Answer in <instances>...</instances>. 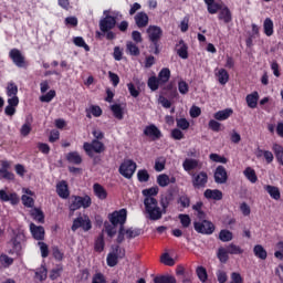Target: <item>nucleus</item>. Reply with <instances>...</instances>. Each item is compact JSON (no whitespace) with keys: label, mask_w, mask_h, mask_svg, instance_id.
Returning <instances> with one entry per match:
<instances>
[{"label":"nucleus","mask_w":283,"mask_h":283,"mask_svg":"<svg viewBox=\"0 0 283 283\" xmlns=\"http://www.w3.org/2000/svg\"><path fill=\"white\" fill-rule=\"evenodd\" d=\"M144 207L150 220H160V218H163V216L165 214V211H163L161 208L158 207V200H156V198H145Z\"/></svg>","instance_id":"obj_1"},{"label":"nucleus","mask_w":283,"mask_h":283,"mask_svg":"<svg viewBox=\"0 0 283 283\" xmlns=\"http://www.w3.org/2000/svg\"><path fill=\"white\" fill-rule=\"evenodd\" d=\"M92 206V198L90 196H84V197H78V196H73L70 198V206L69 209L70 211H77V209H87L88 207Z\"/></svg>","instance_id":"obj_2"},{"label":"nucleus","mask_w":283,"mask_h":283,"mask_svg":"<svg viewBox=\"0 0 283 283\" xmlns=\"http://www.w3.org/2000/svg\"><path fill=\"white\" fill-rule=\"evenodd\" d=\"M83 149L92 158L94 154H103L105 145L98 139H94L92 143H84Z\"/></svg>","instance_id":"obj_3"},{"label":"nucleus","mask_w":283,"mask_h":283,"mask_svg":"<svg viewBox=\"0 0 283 283\" xmlns=\"http://www.w3.org/2000/svg\"><path fill=\"white\" fill-rule=\"evenodd\" d=\"M193 227L197 233H203L205 235H211L216 231V227L209 220L195 221Z\"/></svg>","instance_id":"obj_4"},{"label":"nucleus","mask_w":283,"mask_h":283,"mask_svg":"<svg viewBox=\"0 0 283 283\" xmlns=\"http://www.w3.org/2000/svg\"><path fill=\"white\" fill-rule=\"evenodd\" d=\"M192 176V187L195 189H205L209 182V175L206 171H200L196 174H190Z\"/></svg>","instance_id":"obj_5"},{"label":"nucleus","mask_w":283,"mask_h":283,"mask_svg":"<svg viewBox=\"0 0 283 283\" xmlns=\"http://www.w3.org/2000/svg\"><path fill=\"white\" fill-rule=\"evenodd\" d=\"M108 220L112 224L118 227H124L125 222H127V209H120L118 211H114L113 213L108 214Z\"/></svg>","instance_id":"obj_6"},{"label":"nucleus","mask_w":283,"mask_h":283,"mask_svg":"<svg viewBox=\"0 0 283 283\" xmlns=\"http://www.w3.org/2000/svg\"><path fill=\"white\" fill-rule=\"evenodd\" d=\"M136 168L137 165L135 164V161L127 159L119 166V174L124 178L129 179L132 178V176H134V174H136Z\"/></svg>","instance_id":"obj_7"},{"label":"nucleus","mask_w":283,"mask_h":283,"mask_svg":"<svg viewBox=\"0 0 283 283\" xmlns=\"http://www.w3.org/2000/svg\"><path fill=\"white\" fill-rule=\"evenodd\" d=\"M72 231H76L78 229H83V231H90L92 229V221L90 220V217L87 216H81L77 217L73 221Z\"/></svg>","instance_id":"obj_8"},{"label":"nucleus","mask_w":283,"mask_h":283,"mask_svg":"<svg viewBox=\"0 0 283 283\" xmlns=\"http://www.w3.org/2000/svg\"><path fill=\"white\" fill-rule=\"evenodd\" d=\"M182 167L187 171V174H191V171L202 169V163L198 159L186 158L182 163Z\"/></svg>","instance_id":"obj_9"},{"label":"nucleus","mask_w":283,"mask_h":283,"mask_svg":"<svg viewBox=\"0 0 283 283\" xmlns=\"http://www.w3.org/2000/svg\"><path fill=\"white\" fill-rule=\"evenodd\" d=\"M9 56L13 61L14 65H17V67H25V57L23 56L21 51H19L18 49H12L9 52Z\"/></svg>","instance_id":"obj_10"},{"label":"nucleus","mask_w":283,"mask_h":283,"mask_svg":"<svg viewBox=\"0 0 283 283\" xmlns=\"http://www.w3.org/2000/svg\"><path fill=\"white\" fill-rule=\"evenodd\" d=\"M147 34L149 41H151L153 43H158V41H160V38L163 36V29L157 25H150L147 29Z\"/></svg>","instance_id":"obj_11"},{"label":"nucleus","mask_w":283,"mask_h":283,"mask_svg":"<svg viewBox=\"0 0 283 283\" xmlns=\"http://www.w3.org/2000/svg\"><path fill=\"white\" fill-rule=\"evenodd\" d=\"M116 25V19L112 15H106L99 22V29L102 32H109V30L114 29Z\"/></svg>","instance_id":"obj_12"},{"label":"nucleus","mask_w":283,"mask_h":283,"mask_svg":"<svg viewBox=\"0 0 283 283\" xmlns=\"http://www.w3.org/2000/svg\"><path fill=\"white\" fill-rule=\"evenodd\" d=\"M6 93L8 96V101H19V96H17V94H19V86H17V84L14 82H9L7 84L6 87Z\"/></svg>","instance_id":"obj_13"},{"label":"nucleus","mask_w":283,"mask_h":283,"mask_svg":"<svg viewBox=\"0 0 283 283\" xmlns=\"http://www.w3.org/2000/svg\"><path fill=\"white\" fill-rule=\"evenodd\" d=\"M0 200L3 202H11L12 205H19V196L15 192L0 190Z\"/></svg>","instance_id":"obj_14"},{"label":"nucleus","mask_w":283,"mask_h":283,"mask_svg":"<svg viewBox=\"0 0 283 283\" xmlns=\"http://www.w3.org/2000/svg\"><path fill=\"white\" fill-rule=\"evenodd\" d=\"M227 169L224 166H219L214 171V182L218 185H224L227 182Z\"/></svg>","instance_id":"obj_15"},{"label":"nucleus","mask_w":283,"mask_h":283,"mask_svg":"<svg viewBox=\"0 0 283 283\" xmlns=\"http://www.w3.org/2000/svg\"><path fill=\"white\" fill-rule=\"evenodd\" d=\"M176 184V177H169V175L161 174L157 176V185L159 187H169V185Z\"/></svg>","instance_id":"obj_16"},{"label":"nucleus","mask_w":283,"mask_h":283,"mask_svg":"<svg viewBox=\"0 0 283 283\" xmlns=\"http://www.w3.org/2000/svg\"><path fill=\"white\" fill-rule=\"evenodd\" d=\"M30 231H31L34 240H43L45 238V229H43V227H41V226L31 223Z\"/></svg>","instance_id":"obj_17"},{"label":"nucleus","mask_w":283,"mask_h":283,"mask_svg":"<svg viewBox=\"0 0 283 283\" xmlns=\"http://www.w3.org/2000/svg\"><path fill=\"white\" fill-rule=\"evenodd\" d=\"M7 103L4 114L7 116H14V114H17V107L19 106V99H7Z\"/></svg>","instance_id":"obj_18"},{"label":"nucleus","mask_w":283,"mask_h":283,"mask_svg":"<svg viewBox=\"0 0 283 283\" xmlns=\"http://www.w3.org/2000/svg\"><path fill=\"white\" fill-rule=\"evenodd\" d=\"M56 193L64 200L70 198V190L67 189V184L65 181H61L56 185Z\"/></svg>","instance_id":"obj_19"},{"label":"nucleus","mask_w":283,"mask_h":283,"mask_svg":"<svg viewBox=\"0 0 283 283\" xmlns=\"http://www.w3.org/2000/svg\"><path fill=\"white\" fill-rule=\"evenodd\" d=\"M135 23L138 28H147L149 17L145 12H139L135 15Z\"/></svg>","instance_id":"obj_20"},{"label":"nucleus","mask_w":283,"mask_h":283,"mask_svg":"<svg viewBox=\"0 0 283 283\" xmlns=\"http://www.w3.org/2000/svg\"><path fill=\"white\" fill-rule=\"evenodd\" d=\"M93 191H94L96 198H98V200L107 199V190H105V188L101 184H94Z\"/></svg>","instance_id":"obj_21"},{"label":"nucleus","mask_w":283,"mask_h":283,"mask_svg":"<svg viewBox=\"0 0 283 283\" xmlns=\"http://www.w3.org/2000/svg\"><path fill=\"white\" fill-rule=\"evenodd\" d=\"M216 76L220 83V85H227L229 83V72L224 69L216 70Z\"/></svg>","instance_id":"obj_22"},{"label":"nucleus","mask_w":283,"mask_h":283,"mask_svg":"<svg viewBox=\"0 0 283 283\" xmlns=\"http://www.w3.org/2000/svg\"><path fill=\"white\" fill-rule=\"evenodd\" d=\"M232 114H233V109L226 108L214 113L213 118H216V120H227L228 118L231 117Z\"/></svg>","instance_id":"obj_23"},{"label":"nucleus","mask_w":283,"mask_h":283,"mask_svg":"<svg viewBox=\"0 0 283 283\" xmlns=\"http://www.w3.org/2000/svg\"><path fill=\"white\" fill-rule=\"evenodd\" d=\"M145 136H148L149 138H160V130L156 125H149L144 130Z\"/></svg>","instance_id":"obj_24"},{"label":"nucleus","mask_w":283,"mask_h":283,"mask_svg":"<svg viewBox=\"0 0 283 283\" xmlns=\"http://www.w3.org/2000/svg\"><path fill=\"white\" fill-rule=\"evenodd\" d=\"M66 160L72 165H81L83 163V157L77 151H71L66 154Z\"/></svg>","instance_id":"obj_25"},{"label":"nucleus","mask_w":283,"mask_h":283,"mask_svg":"<svg viewBox=\"0 0 283 283\" xmlns=\"http://www.w3.org/2000/svg\"><path fill=\"white\" fill-rule=\"evenodd\" d=\"M219 20L224 22V23H231L232 21V15H231V10H229L227 7L220 9L219 12Z\"/></svg>","instance_id":"obj_26"},{"label":"nucleus","mask_w":283,"mask_h":283,"mask_svg":"<svg viewBox=\"0 0 283 283\" xmlns=\"http://www.w3.org/2000/svg\"><path fill=\"white\" fill-rule=\"evenodd\" d=\"M116 224L115 223H109V222H105L104 223V229L102 230L103 235H105V233H107L108 238H114V235H116Z\"/></svg>","instance_id":"obj_27"},{"label":"nucleus","mask_w":283,"mask_h":283,"mask_svg":"<svg viewBox=\"0 0 283 283\" xmlns=\"http://www.w3.org/2000/svg\"><path fill=\"white\" fill-rule=\"evenodd\" d=\"M23 240V234H17L13 239H11L10 244L13 247V250L15 253L21 252L23 249V245L21 244V241Z\"/></svg>","instance_id":"obj_28"},{"label":"nucleus","mask_w":283,"mask_h":283,"mask_svg":"<svg viewBox=\"0 0 283 283\" xmlns=\"http://www.w3.org/2000/svg\"><path fill=\"white\" fill-rule=\"evenodd\" d=\"M205 197L208 198L209 200H222V191L218 189H207L205 191Z\"/></svg>","instance_id":"obj_29"},{"label":"nucleus","mask_w":283,"mask_h":283,"mask_svg":"<svg viewBox=\"0 0 283 283\" xmlns=\"http://www.w3.org/2000/svg\"><path fill=\"white\" fill-rule=\"evenodd\" d=\"M229 250L228 248H219L217 252V258L222 264L229 262Z\"/></svg>","instance_id":"obj_30"},{"label":"nucleus","mask_w":283,"mask_h":283,"mask_svg":"<svg viewBox=\"0 0 283 283\" xmlns=\"http://www.w3.org/2000/svg\"><path fill=\"white\" fill-rule=\"evenodd\" d=\"M253 253L255 258H259V260H266L268 258L266 250L260 244L254 245Z\"/></svg>","instance_id":"obj_31"},{"label":"nucleus","mask_w":283,"mask_h":283,"mask_svg":"<svg viewBox=\"0 0 283 283\" xmlns=\"http://www.w3.org/2000/svg\"><path fill=\"white\" fill-rule=\"evenodd\" d=\"M124 109L123 106L120 104H113L111 106V111L113 112V115L115 116V118H117L118 120H123V116H124Z\"/></svg>","instance_id":"obj_32"},{"label":"nucleus","mask_w":283,"mask_h":283,"mask_svg":"<svg viewBox=\"0 0 283 283\" xmlns=\"http://www.w3.org/2000/svg\"><path fill=\"white\" fill-rule=\"evenodd\" d=\"M260 98V95L258 92H254L247 96V103L248 106L251 107V109H255L258 107V99Z\"/></svg>","instance_id":"obj_33"},{"label":"nucleus","mask_w":283,"mask_h":283,"mask_svg":"<svg viewBox=\"0 0 283 283\" xmlns=\"http://www.w3.org/2000/svg\"><path fill=\"white\" fill-rule=\"evenodd\" d=\"M94 249H95V251H97V253H102V251H104V249H105V234H103V232L95 240Z\"/></svg>","instance_id":"obj_34"},{"label":"nucleus","mask_w":283,"mask_h":283,"mask_svg":"<svg viewBox=\"0 0 283 283\" xmlns=\"http://www.w3.org/2000/svg\"><path fill=\"white\" fill-rule=\"evenodd\" d=\"M187 44H185L184 41L179 42V45H177V54L180 56V59H189Z\"/></svg>","instance_id":"obj_35"},{"label":"nucleus","mask_w":283,"mask_h":283,"mask_svg":"<svg viewBox=\"0 0 283 283\" xmlns=\"http://www.w3.org/2000/svg\"><path fill=\"white\" fill-rule=\"evenodd\" d=\"M275 158L280 165H283V147L280 144H274L272 147Z\"/></svg>","instance_id":"obj_36"},{"label":"nucleus","mask_w":283,"mask_h":283,"mask_svg":"<svg viewBox=\"0 0 283 283\" xmlns=\"http://www.w3.org/2000/svg\"><path fill=\"white\" fill-rule=\"evenodd\" d=\"M263 30L266 36H273V20H271V18L264 20Z\"/></svg>","instance_id":"obj_37"},{"label":"nucleus","mask_w":283,"mask_h":283,"mask_svg":"<svg viewBox=\"0 0 283 283\" xmlns=\"http://www.w3.org/2000/svg\"><path fill=\"white\" fill-rule=\"evenodd\" d=\"M126 52H128L130 56H138V54H140V49H138L134 42L129 41L126 43Z\"/></svg>","instance_id":"obj_38"},{"label":"nucleus","mask_w":283,"mask_h":283,"mask_svg":"<svg viewBox=\"0 0 283 283\" xmlns=\"http://www.w3.org/2000/svg\"><path fill=\"white\" fill-rule=\"evenodd\" d=\"M243 176H245V178H248V180H250L253 185L254 182H258V175H255V170L251 167L244 169Z\"/></svg>","instance_id":"obj_39"},{"label":"nucleus","mask_w":283,"mask_h":283,"mask_svg":"<svg viewBox=\"0 0 283 283\" xmlns=\"http://www.w3.org/2000/svg\"><path fill=\"white\" fill-rule=\"evenodd\" d=\"M154 282L155 283H176V277H174V275L166 274V275L156 276L154 279Z\"/></svg>","instance_id":"obj_40"},{"label":"nucleus","mask_w":283,"mask_h":283,"mask_svg":"<svg viewBox=\"0 0 283 283\" xmlns=\"http://www.w3.org/2000/svg\"><path fill=\"white\" fill-rule=\"evenodd\" d=\"M265 191H268V193L271 196V198H273V200H280V188L274 186H265Z\"/></svg>","instance_id":"obj_41"},{"label":"nucleus","mask_w":283,"mask_h":283,"mask_svg":"<svg viewBox=\"0 0 283 283\" xmlns=\"http://www.w3.org/2000/svg\"><path fill=\"white\" fill-rule=\"evenodd\" d=\"M227 249L230 255H242V253H244V250H242L240 245H235L233 243L229 244Z\"/></svg>","instance_id":"obj_42"},{"label":"nucleus","mask_w":283,"mask_h":283,"mask_svg":"<svg viewBox=\"0 0 283 283\" xmlns=\"http://www.w3.org/2000/svg\"><path fill=\"white\" fill-rule=\"evenodd\" d=\"M221 242H231L233 240V233L229 230H221L219 233Z\"/></svg>","instance_id":"obj_43"},{"label":"nucleus","mask_w":283,"mask_h":283,"mask_svg":"<svg viewBox=\"0 0 283 283\" xmlns=\"http://www.w3.org/2000/svg\"><path fill=\"white\" fill-rule=\"evenodd\" d=\"M158 186H155L151 188L144 189L142 193L145 198H154V196H158Z\"/></svg>","instance_id":"obj_44"},{"label":"nucleus","mask_w":283,"mask_h":283,"mask_svg":"<svg viewBox=\"0 0 283 283\" xmlns=\"http://www.w3.org/2000/svg\"><path fill=\"white\" fill-rule=\"evenodd\" d=\"M73 43L77 48H83L85 50V52H90V45H87V43H85V40L82 36H75L73 39Z\"/></svg>","instance_id":"obj_45"},{"label":"nucleus","mask_w":283,"mask_h":283,"mask_svg":"<svg viewBox=\"0 0 283 283\" xmlns=\"http://www.w3.org/2000/svg\"><path fill=\"white\" fill-rule=\"evenodd\" d=\"M170 77H171V71H169V69H163L158 74V80L161 83H167V81H169Z\"/></svg>","instance_id":"obj_46"},{"label":"nucleus","mask_w":283,"mask_h":283,"mask_svg":"<svg viewBox=\"0 0 283 283\" xmlns=\"http://www.w3.org/2000/svg\"><path fill=\"white\" fill-rule=\"evenodd\" d=\"M170 202H171V195L161 196L160 206H161V211H164V213H167V207H169Z\"/></svg>","instance_id":"obj_47"},{"label":"nucleus","mask_w":283,"mask_h":283,"mask_svg":"<svg viewBox=\"0 0 283 283\" xmlns=\"http://www.w3.org/2000/svg\"><path fill=\"white\" fill-rule=\"evenodd\" d=\"M165 165H167V159L165 157H158L155 160V171H164Z\"/></svg>","instance_id":"obj_48"},{"label":"nucleus","mask_w":283,"mask_h":283,"mask_svg":"<svg viewBox=\"0 0 283 283\" xmlns=\"http://www.w3.org/2000/svg\"><path fill=\"white\" fill-rule=\"evenodd\" d=\"M48 277V269L45 266H41L35 271V279L40 282H43Z\"/></svg>","instance_id":"obj_49"},{"label":"nucleus","mask_w":283,"mask_h":283,"mask_svg":"<svg viewBox=\"0 0 283 283\" xmlns=\"http://www.w3.org/2000/svg\"><path fill=\"white\" fill-rule=\"evenodd\" d=\"M56 96V91L51 90L46 94L40 96L41 103H51V101Z\"/></svg>","instance_id":"obj_50"},{"label":"nucleus","mask_w":283,"mask_h":283,"mask_svg":"<svg viewBox=\"0 0 283 283\" xmlns=\"http://www.w3.org/2000/svg\"><path fill=\"white\" fill-rule=\"evenodd\" d=\"M222 7L217 2H210L207 4V10L209 14H217L219 10H221Z\"/></svg>","instance_id":"obj_51"},{"label":"nucleus","mask_w":283,"mask_h":283,"mask_svg":"<svg viewBox=\"0 0 283 283\" xmlns=\"http://www.w3.org/2000/svg\"><path fill=\"white\" fill-rule=\"evenodd\" d=\"M160 80L157 78L156 76L149 77L148 80V87H150V90L153 92H156V90H158V86L160 85Z\"/></svg>","instance_id":"obj_52"},{"label":"nucleus","mask_w":283,"mask_h":283,"mask_svg":"<svg viewBox=\"0 0 283 283\" xmlns=\"http://www.w3.org/2000/svg\"><path fill=\"white\" fill-rule=\"evenodd\" d=\"M88 114L87 117L92 118V116L90 114H92L93 116H95L96 118H98V116H101L103 114V111L98 107V106H91L87 109Z\"/></svg>","instance_id":"obj_53"},{"label":"nucleus","mask_w":283,"mask_h":283,"mask_svg":"<svg viewBox=\"0 0 283 283\" xmlns=\"http://www.w3.org/2000/svg\"><path fill=\"white\" fill-rule=\"evenodd\" d=\"M137 178L139 182H148L149 181V172L145 169L138 170Z\"/></svg>","instance_id":"obj_54"},{"label":"nucleus","mask_w":283,"mask_h":283,"mask_svg":"<svg viewBox=\"0 0 283 283\" xmlns=\"http://www.w3.org/2000/svg\"><path fill=\"white\" fill-rule=\"evenodd\" d=\"M209 158L212 160V163H221L222 165H227L228 163L227 157H222L218 154H210Z\"/></svg>","instance_id":"obj_55"},{"label":"nucleus","mask_w":283,"mask_h":283,"mask_svg":"<svg viewBox=\"0 0 283 283\" xmlns=\"http://www.w3.org/2000/svg\"><path fill=\"white\" fill-rule=\"evenodd\" d=\"M30 132H32V124L30 122H27L22 125L20 134L21 136H29Z\"/></svg>","instance_id":"obj_56"},{"label":"nucleus","mask_w":283,"mask_h":283,"mask_svg":"<svg viewBox=\"0 0 283 283\" xmlns=\"http://www.w3.org/2000/svg\"><path fill=\"white\" fill-rule=\"evenodd\" d=\"M197 275L200 280V282H207V269H205L203 266H198L197 268Z\"/></svg>","instance_id":"obj_57"},{"label":"nucleus","mask_w":283,"mask_h":283,"mask_svg":"<svg viewBox=\"0 0 283 283\" xmlns=\"http://www.w3.org/2000/svg\"><path fill=\"white\" fill-rule=\"evenodd\" d=\"M179 220L184 229H187L191 224V218L188 214H179Z\"/></svg>","instance_id":"obj_58"},{"label":"nucleus","mask_w":283,"mask_h":283,"mask_svg":"<svg viewBox=\"0 0 283 283\" xmlns=\"http://www.w3.org/2000/svg\"><path fill=\"white\" fill-rule=\"evenodd\" d=\"M118 256H116V254H114V253H109L108 255H107V259H106V262H107V264L109 265V266H116V264H118Z\"/></svg>","instance_id":"obj_59"},{"label":"nucleus","mask_w":283,"mask_h":283,"mask_svg":"<svg viewBox=\"0 0 283 283\" xmlns=\"http://www.w3.org/2000/svg\"><path fill=\"white\" fill-rule=\"evenodd\" d=\"M161 262L163 264H166V266H174V264H176V261H174V259L170 258L168 253L161 255Z\"/></svg>","instance_id":"obj_60"},{"label":"nucleus","mask_w":283,"mask_h":283,"mask_svg":"<svg viewBox=\"0 0 283 283\" xmlns=\"http://www.w3.org/2000/svg\"><path fill=\"white\" fill-rule=\"evenodd\" d=\"M177 127H179V129H184V130L189 129V120H187V118H178Z\"/></svg>","instance_id":"obj_61"},{"label":"nucleus","mask_w":283,"mask_h":283,"mask_svg":"<svg viewBox=\"0 0 283 283\" xmlns=\"http://www.w3.org/2000/svg\"><path fill=\"white\" fill-rule=\"evenodd\" d=\"M22 205H24V207H34V199H32L30 196L28 195H23L22 196Z\"/></svg>","instance_id":"obj_62"},{"label":"nucleus","mask_w":283,"mask_h":283,"mask_svg":"<svg viewBox=\"0 0 283 283\" xmlns=\"http://www.w3.org/2000/svg\"><path fill=\"white\" fill-rule=\"evenodd\" d=\"M178 90H179L180 94H188L189 84H187V82H185V81H180L178 83Z\"/></svg>","instance_id":"obj_63"},{"label":"nucleus","mask_w":283,"mask_h":283,"mask_svg":"<svg viewBox=\"0 0 283 283\" xmlns=\"http://www.w3.org/2000/svg\"><path fill=\"white\" fill-rule=\"evenodd\" d=\"M140 235L139 229H128L126 230V238H138Z\"/></svg>","instance_id":"obj_64"}]
</instances>
